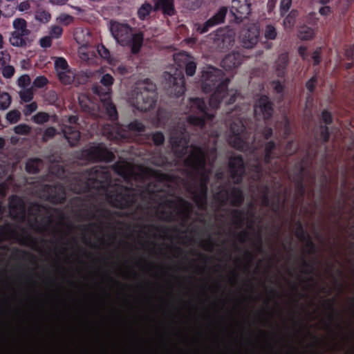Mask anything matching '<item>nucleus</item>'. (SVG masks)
Returning <instances> with one entry per match:
<instances>
[{
	"instance_id": "f257e3e1",
	"label": "nucleus",
	"mask_w": 354,
	"mask_h": 354,
	"mask_svg": "<svg viewBox=\"0 0 354 354\" xmlns=\"http://www.w3.org/2000/svg\"><path fill=\"white\" fill-rule=\"evenodd\" d=\"M186 121L174 126L170 142L175 155L184 158L183 176H170L156 173L149 177V171L135 167L127 161H119L111 169L95 166L83 172L80 183L72 189L77 193L91 192L104 197L113 206L125 209L124 214L136 219L158 218L175 221L178 231L187 233L188 222L193 214V205L176 195L177 189H185L201 209L207 205V184L210 169L216 158V149L201 148L188 145L186 124L203 127L213 114L203 100L190 98L187 105Z\"/></svg>"
},
{
	"instance_id": "f03ea898",
	"label": "nucleus",
	"mask_w": 354,
	"mask_h": 354,
	"mask_svg": "<svg viewBox=\"0 0 354 354\" xmlns=\"http://www.w3.org/2000/svg\"><path fill=\"white\" fill-rule=\"evenodd\" d=\"M269 196V189L267 187H261L258 193L252 196L254 203L250 204L247 210L223 209V212L216 216L224 217L225 221L230 223L236 230L241 229L246 225L247 229L239 232L236 236L239 242L245 243L249 239L248 230H252L255 219L254 203H260L265 207H272Z\"/></svg>"
},
{
	"instance_id": "7ed1b4c3",
	"label": "nucleus",
	"mask_w": 354,
	"mask_h": 354,
	"mask_svg": "<svg viewBox=\"0 0 354 354\" xmlns=\"http://www.w3.org/2000/svg\"><path fill=\"white\" fill-rule=\"evenodd\" d=\"M78 212L80 217L93 221L88 225L80 226L82 241L86 244H88L91 236L102 240L105 230L112 227L111 213L103 207H97L95 205L88 207L86 203L81 202Z\"/></svg>"
},
{
	"instance_id": "20e7f679",
	"label": "nucleus",
	"mask_w": 354,
	"mask_h": 354,
	"mask_svg": "<svg viewBox=\"0 0 354 354\" xmlns=\"http://www.w3.org/2000/svg\"><path fill=\"white\" fill-rule=\"evenodd\" d=\"M229 80L224 77L221 70L213 66H208L203 71L202 89L205 93L214 91L209 99V106L213 109L218 107L222 100L226 104L235 102L236 93L233 91H227Z\"/></svg>"
},
{
	"instance_id": "39448f33",
	"label": "nucleus",
	"mask_w": 354,
	"mask_h": 354,
	"mask_svg": "<svg viewBox=\"0 0 354 354\" xmlns=\"http://www.w3.org/2000/svg\"><path fill=\"white\" fill-rule=\"evenodd\" d=\"M28 223L30 228L39 233L51 232L55 235L59 226L64 224V215L57 209L32 204L28 209Z\"/></svg>"
},
{
	"instance_id": "423d86ee",
	"label": "nucleus",
	"mask_w": 354,
	"mask_h": 354,
	"mask_svg": "<svg viewBox=\"0 0 354 354\" xmlns=\"http://www.w3.org/2000/svg\"><path fill=\"white\" fill-rule=\"evenodd\" d=\"M156 100V85L149 80L139 83L129 98L131 105L140 111L153 109Z\"/></svg>"
},
{
	"instance_id": "0eeeda50",
	"label": "nucleus",
	"mask_w": 354,
	"mask_h": 354,
	"mask_svg": "<svg viewBox=\"0 0 354 354\" xmlns=\"http://www.w3.org/2000/svg\"><path fill=\"white\" fill-rule=\"evenodd\" d=\"M110 30L114 39L121 46H131V52L138 53L143 42L142 33L133 34L132 28L127 24L111 21Z\"/></svg>"
},
{
	"instance_id": "6e6552de",
	"label": "nucleus",
	"mask_w": 354,
	"mask_h": 354,
	"mask_svg": "<svg viewBox=\"0 0 354 354\" xmlns=\"http://www.w3.org/2000/svg\"><path fill=\"white\" fill-rule=\"evenodd\" d=\"M192 58V57L185 52L176 53L174 55V63L180 68H176L173 74L170 72L165 73V79L168 86L171 88V94L180 96L185 93V88L183 68Z\"/></svg>"
},
{
	"instance_id": "1a4fd4ad",
	"label": "nucleus",
	"mask_w": 354,
	"mask_h": 354,
	"mask_svg": "<svg viewBox=\"0 0 354 354\" xmlns=\"http://www.w3.org/2000/svg\"><path fill=\"white\" fill-rule=\"evenodd\" d=\"M230 129L228 142L232 147L241 151H250L253 153L259 145L256 143V138L250 141L247 133L243 132L244 125L239 118L235 119L230 124Z\"/></svg>"
},
{
	"instance_id": "9d476101",
	"label": "nucleus",
	"mask_w": 354,
	"mask_h": 354,
	"mask_svg": "<svg viewBox=\"0 0 354 354\" xmlns=\"http://www.w3.org/2000/svg\"><path fill=\"white\" fill-rule=\"evenodd\" d=\"M14 31L11 32L9 41L13 46L26 48L33 41L31 32L27 28V22L22 18H17L13 21Z\"/></svg>"
},
{
	"instance_id": "9b49d317",
	"label": "nucleus",
	"mask_w": 354,
	"mask_h": 354,
	"mask_svg": "<svg viewBox=\"0 0 354 354\" xmlns=\"http://www.w3.org/2000/svg\"><path fill=\"white\" fill-rule=\"evenodd\" d=\"M218 209L225 205L227 202L233 206H239L243 200L242 192L236 187L224 186L215 193L214 196Z\"/></svg>"
},
{
	"instance_id": "f8f14e48",
	"label": "nucleus",
	"mask_w": 354,
	"mask_h": 354,
	"mask_svg": "<svg viewBox=\"0 0 354 354\" xmlns=\"http://www.w3.org/2000/svg\"><path fill=\"white\" fill-rule=\"evenodd\" d=\"M77 117L75 115L66 117L62 120V133L71 147L75 146L80 138V133L77 125Z\"/></svg>"
},
{
	"instance_id": "ddd939ff",
	"label": "nucleus",
	"mask_w": 354,
	"mask_h": 354,
	"mask_svg": "<svg viewBox=\"0 0 354 354\" xmlns=\"http://www.w3.org/2000/svg\"><path fill=\"white\" fill-rule=\"evenodd\" d=\"M114 158L112 152L108 151L102 145L91 146L88 149L82 150L80 158L85 160H104L111 161Z\"/></svg>"
},
{
	"instance_id": "4468645a",
	"label": "nucleus",
	"mask_w": 354,
	"mask_h": 354,
	"mask_svg": "<svg viewBox=\"0 0 354 354\" xmlns=\"http://www.w3.org/2000/svg\"><path fill=\"white\" fill-rule=\"evenodd\" d=\"M212 47L218 50H225L234 42V32L232 30H218L212 36Z\"/></svg>"
},
{
	"instance_id": "2eb2a0df",
	"label": "nucleus",
	"mask_w": 354,
	"mask_h": 354,
	"mask_svg": "<svg viewBox=\"0 0 354 354\" xmlns=\"http://www.w3.org/2000/svg\"><path fill=\"white\" fill-rule=\"evenodd\" d=\"M259 37V29L256 25L242 30L239 37L242 46L245 48H252L258 43Z\"/></svg>"
},
{
	"instance_id": "dca6fc26",
	"label": "nucleus",
	"mask_w": 354,
	"mask_h": 354,
	"mask_svg": "<svg viewBox=\"0 0 354 354\" xmlns=\"http://www.w3.org/2000/svg\"><path fill=\"white\" fill-rule=\"evenodd\" d=\"M40 197L53 203H59L65 200L66 192L64 187L59 185L54 187L46 185Z\"/></svg>"
},
{
	"instance_id": "f3484780",
	"label": "nucleus",
	"mask_w": 354,
	"mask_h": 354,
	"mask_svg": "<svg viewBox=\"0 0 354 354\" xmlns=\"http://www.w3.org/2000/svg\"><path fill=\"white\" fill-rule=\"evenodd\" d=\"M227 12V8L226 7H221L218 11L203 25L198 23L195 24L194 29L201 34L207 32L210 28L218 25L224 21Z\"/></svg>"
},
{
	"instance_id": "a211bd4d",
	"label": "nucleus",
	"mask_w": 354,
	"mask_h": 354,
	"mask_svg": "<svg viewBox=\"0 0 354 354\" xmlns=\"http://www.w3.org/2000/svg\"><path fill=\"white\" fill-rule=\"evenodd\" d=\"M250 12V3L248 0H232L230 13L238 22L247 17Z\"/></svg>"
},
{
	"instance_id": "6ab92c4d",
	"label": "nucleus",
	"mask_w": 354,
	"mask_h": 354,
	"mask_svg": "<svg viewBox=\"0 0 354 354\" xmlns=\"http://www.w3.org/2000/svg\"><path fill=\"white\" fill-rule=\"evenodd\" d=\"M254 115L257 120L262 115L265 120L269 119L272 114V104L266 95L261 96L254 108Z\"/></svg>"
},
{
	"instance_id": "aec40b11",
	"label": "nucleus",
	"mask_w": 354,
	"mask_h": 354,
	"mask_svg": "<svg viewBox=\"0 0 354 354\" xmlns=\"http://www.w3.org/2000/svg\"><path fill=\"white\" fill-rule=\"evenodd\" d=\"M9 214L13 218L24 220L26 209L24 201L16 196H12L9 201Z\"/></svg>"
},
{
	"instance_id": "412c9836",
	"label": "nucleus",
	"mask_w": 354,
	"mask_h": 354,
	"mask_svg": "<svg viewBox=\"0 0 354 354\" xmlns=\"http://www.w3.org/2000/svg\"><path fill=\"white\" fill-rule=\"evenodd\" d=\"M229 167L234 183L238 184L241 182L245 170L242 158L239 156L231 157L229 161Z\"/></svg>"
},
{
	"instance_id": "4be33fe9",
	"label": "nucleus",
	"mask_w": 354,
	"mask_h": 354,
	"mask_svg": "<svg viewBox=\"0 0 354 354\" xmlns=\"http://www.w3.org/2000/svg\"><path fill=\"white\" fill-rule=\"evenodd\" d=\"M100 83L104 87L99 85L94 86L93 87V93L100 97H104V100L108 99L110 96L111 86L113 83V78L109 74L104 75L100 80Z\"/></svg>"
},
{
	"instance_id": "5701e85b",
	"label": "nucleus",
	"mask_w": 354,
	"mask_h": 354,
	"mask_svg": "<svg viewBox=\"0 0 354 354\" xmlns=\"http://www.w3.org/2000/svg\"><path fill=\"white\" fill-rule=\"evenodd\" d=\"M243 61L242 55L236 52L226 55L221 62V66L226 71H232L238 68Z\"/></svg>"
},
{
	"instance_id": "b1692460",
	"label": "nucleus",
	"mask_w": 354,
	"mask_h": 354,
	"mask_svg": "<svg viewBox=\"0 0 354 354\" xmlns=\"http://www.w3.org/2000/svg\"><path fill=\"white\" fill-rule=\"evenodd\" d=\"M6 212V207L0 204V219ZM17 232L14 227L9 223L0 225V242L6 239L15 237Z\"/></svg>"
},
{
	"instance_id": "393cba45",
	"label": "nucleus",
	"mask_w": 354,
	"mask_h": 354,
	"mask_svg": "<svg viewBox=\"0 0 354 354\" xmlns=\"http://www.w3.org/2000/svg\"><path fill=\"white\" fill-rule=\"evenodd\" d=\"M155 9L162 10L165 15H173L174 14V0H157Z\"/></svg>"
},
{
	"instance_id": "a878e982",
	"label": "nucleus",
	"mask_w": 354,
	"mask_h": 354,
	"mask_svg": "<svg viewBox=\"0 0 354 354\" xmlns=\"http://www.w3.org/2000/svg\"><path fill=\"white\" fill-rule=\"evenodd\" d=\"M288 57L286 53L281 54L276 62V73L277 76L281 77L285 74Z\"/></svg>"
},
{
	"instance_id": "bb28decb",
	"label": "nucleus",
	"mask_w": 354,
	"mask_h": 354,
	"mask_svg": "<svg viewBox=\"0 0 354 354\" xmlns=\"http://www.w3.org/2000/svg\"><path fill=\"white\" fill-rule=\"evenodd\" d=\"M100 100L103 103L104 108L106 109L107 114L111 120H115L117 118V111L115 106L110 101V97L108 99H104V97H100Z\"/></svg>"
},
{
	"instance_id": "cd10ccee",
	"label": "nucleus",
	"mask_w": 354,
	"mask_h": 354,
	"mask_svg": "<svg viewBox=\"0 0 354 354\" xmlns=\"http://www.w3.org/2000/svg\"><path fill=\"white\" fill-rule=\"evenodd\" d=\"M42 165L43 162L41 159H30L26 162V169L28 173L35 174L39 171V169L42 167Z\"/></svg>"
},
{
	"instance_id": "c85d7f7f",
	"label": "nucleus",
	"mask_w": 354,
	"mask_h": 354,
	"mask_svg": "<svg viewBox=\"0 0 354 354\" xmlns=\"http://www.w3.org/2000/svg\"><path fill=\"white\" fill-rule=\"evenodd\" d=\"M57 75L59 80L65 84H70L75 82V73L70 69L59 72Z\"/></svg>"
},
{
	"instance_id": "c756f323",
	"label": "nucleus",
	"mask_w": 354,
	"mask_h": 354,
	"mask_svg": "<svg viewBox=\"0 0 354 354\" xmlns=\"http://www.w3.org/2000/svg\"><path fill=\"white\" fill-rule=\"evenodd\" d=\"M249 170L253 172L251 177L254 180L259 179L261 175V165L259 160H254L253 162H250L248 165Z\"/></svg>"
},
{
	"instance_id": "7c9ffc66",
	"label": "nucleus",
	"mask_w": 354,
	"mask_h": 354,
	"mask_svg": "<svg viewBox=\"0 0 354 354\" xmlns=\"http://www.w3.org/2000/svg\"><path fill=\"white\" fill-rule=\"evenodd\" d=\"M216 245V242L210 236L201 240L200 241V246L207 252H213Z\"/></svg>"
},
{
	"instance_id": "2f4dec72",
	"label": "nucleus",
	"mask_w": 354,
	"mask_h": 354,
	"mask_svg": "<svg viewBox=\"0 0 354 354\" xmlns=\"http://www.w3.org/2000/svg\"><path fill=\"white\" fill-rule=\"evenodd\" d=\"M276 149V145L273 142H268L265 147V157L264 161L266 164L270 162L272 158H274L275 156V153H272V150Z\"/></svg>"
},
{
	"instance_id": "473e14b6",
	"label": "nucleus",
	"mask_w": 354,
	"mask_h": 354,
	"mask_svg": "<svg viewBox=\"0 0 354 354\" xmlns=\"http://www.w3.org/2000/svg\"><path fill=\"white\" fill-rule=\"evenodd\" d=\"M12 102V97L10 95L6 92L1 91L0 93V110H6L8 109Z\"/></svg>"
},
{
	"instance_id": "72a5a7b5",
	"label": "nucleus",
	"mask_w": 354,
	"mask_h": 354,
	"mask_svg": "<svg viewBox=\"0 0 354 354\" xmlns=\"http://www.w3.org/2000/svg\"><path fill=\"white\" fill-rule=\"evenodd\" d=\"M129 136L128 133L126 130L121 128V129L116 127H111V131L109 133V135L108 136V138L109 139H118L119 138H125Z\"/></svg>"
},
{
	"instance_id": "f704fd0d",
	"label": "nucleus",
	"mask_w": 354,
	"mask_h": 354,
	"mask_svg": "<svg viewBox=\"0 0 354 354\" xmlns=\"http://www.w3.org/2000/svg\"><path fill=\"white\" fill-rule=\"evenodd\" d=\"M298 15V12L295 10H292L283 20V26L285 28H291L295 23V19Z\"/></svg>"
},
{
	"instance_id": "c9c22d12",
	"label": "nucleus",
	"mask_w": 354,
	"mask_h": 354,
	"mask_svg": "<svg viewBox=\"0 0 354 354\" xmlns=\"http://www.w3.org/2000/svg\"><path fill=\"white\" fill-rule=\"evenodd\" d=\"M158 228L154 225L151 224L145 225L140 231V233L143 234L146 238L156 236Z\"/></svg>"
},
{
	"instance_id": "e433bc0d",
	"label": "nucleus",
	"mask_w": 354,
	"mask_h": 354,
	"mask_svg": "<svg viewBox=\"0 0 354 354\" xmlns=\"http://www.w3.org/2000/svg\"><path fill=\"white\" fill-rule=\"evenodd\" d=\"M313 30L307 26L301 27L298 33V37L303 40L310 39L313 38Z\"/></svg>"
},
{
	"instance_id": "4c0bfd02",
	"label": "nucleus",
	"mask_w": 354,
	"mask_h": 354,
	"mask_svg": "<svg viewBox=\"0 0 354 354\" xmlns=\"http://www.w3.org/2000/svg\"><path fill=\"white\" fill-rule=\"evenodd\" d=\"M21 100L24 102H30L33 98V91L32 88H23L19 92Z\"/></svg>"
},
{
	"instance_id": "58836bf2",
	"label": "nucleus",
	"mask_w": 354,
	"mask_h": 354,
	"mask_svg": "<svg viewBox=\"0 0 354 354\" xmlns=\"http://www.w3.org/2000/svg\"><path fill=\"white\" fill-rule=\"evenodd\" d=\"M152 10V6L149 3H144L138 10V15L140 19L144 20L149 15Z\"/></svg>"
},
{
	"instance_id": "ea45409f",
	"label": "nucleus",
	"mask_w": 354,
	"mask_h": 354,
	"mask_svg": "<svg viewBox=\"0 0 354 354\" xmlns=\"http://www.w3.org/2000/svg\"><path fill=\"white\" fill-rule=\"evenodd\" d=\"M6 120L11 124L17 123L21 118V113L16 109L9 111L6 116Z\"/></svg>"
},
{
	"instance_id": "a19ab883",
	"label": "nucleus",
	"mask_w": 354,
	"mask_h": 354,
	"mask_svg": "<svg viewBox=\"0 0 354 354\" xmlns=\"http://www.w3.org/2000/svg\"><path fill=\"white\" fill-rule=\"evenodd\" d=\"M35 19L42 23H46L50 19V15L44 10H38L35 13Z\"/></svg>"
},
{
	"instance_id": "79ce46f5",
	"label": "nucleus",
	"mask_w": 354,
	"mask_h": 354,
	"mask_svg": "<svg viewBox=\"0 0 354 354\" xmlns=\"http://www.w3.org/2000/svg\"><path fill=\"white\" fill-rule=\"evenodd\" d=\"M127 128H128L129 131H131L134 133H141L145 131L144 124L138 120H135L131 122L127 127Z\"/></svg>"
},
{
	"instance_id": "37998d69",
	"label": "nucleus",
	"mask_w": 354,
	"mask_h": 354,
	"mask_svg": "<svg viewBox=\"0 0 354 354\" xmlns=\"http://www.w3.org/2000/svg\"><path fill=\"white\" fill-rule=\"evenodd\" d=\"M276 28L272 25H268L264 30V36L267 39H274L277 37Z\"/></svg>"
},
{
	"instance_id": "c03bdc74",
	"label": "nucleus",
	"mask_w": 354,
	"mask_h": 354,
	"mask_svg": "<svg viewBox=\"0 0 354 354\" xmlns=\"http://www.w3.org/2000/svg\"><path fill=\"white\" fill-rule=\"evenodd\" d=\"M184 68H185L186 74L188 76H192L194 75L196 69V63L193 57L186 64Z\"/></svg>"
},
{
	"instance_id": "a18cd8bd",
	"label": "nucleus",
	"mask_w": 354,
	"mask_h": 354,
	"mask_svg": "<svg viewBox=\"0 0 354 354\" xmlns=\"http://www.w3.org/2000/svg\"><path fill=\"white\" fill-rule=\"evenodd\" d=\"M72 229H73L72 225H68L66 231L64 232V237L61 238L60 241L63 242V245H64L63 247L62 248V253H65L68 250V247L69 245V241L68 240H65V236L70 234Z\"/></svg>"
},
{
	"instance_id": "49530a36",
	"label": "nucleus",
	"mask_w": 354,
	"mask_h": 354,
	"mask_svg": "<svg viewBox=\"0 0 354 354\" xmlns=\"http://www.w3.org/2000/svg\"><path fill=\"white\" fill-rule=\"evenodd\" d=\"M55 66L57 74L59 73V72H62L68 69V64L66 61L63 58H58L55 61Z\"/></svg>"
},
{
	"instance_id": "de8ad7c7",
	"label": "nucleus",
	"mask_w": 354,
	"mask_h": 354,
	"mask_svg": "<svg viewBox=\"0 0 354 354\" xmlns=\"http://www.w3.org/2000/svg\"><path fill=\"white\" fill-rule=\"evenodd\" d=\"M15 133L19 135H27L30 131V127L25 124H20L14 128Z\"/></svg>"
},
{
	"instance_id": "09e8293b",
	"label": "nucleus",
	"mask_w": 354,
	"mask_h": 354,
	"mask_svg": "<svg viewBox=\"0 0 354 354\" xmlns=\"http://www.w3.org/2000/svg\"><path fill=\"white\" fill-rule=\"evenodd\" d=\"M1 73L5 78H10L14 75L15 68L6 64L1 67Z\"/></svg>"
},
{
	"instance_id": "8fccbe9b",
	"label": "nucleus",
	"mask_w": 354,
	"mask_h": 354,
	"mask_svg": "<svg viewBox=\"0 0 354 354\" xmlns=\"http://www.w3.org/2000/svg\"><path fill=\"white\" fill-rule=\"evenodd\" d=\"M49 119V115L44 112L37 113L34 117L33 120L37 124H43L46 122Z\"/></svg>"
},
{
	"instance_id": "3c124183",
	"label": "nucleus",
	"mask_w": 354,
	"mask_h": 354,
	"mask_svg": "<svg viewBox=\"0 0 354 354\" xmlns=\"http://www.w3.org/2000/svg\"><path fill=\"white\" fill-rule=\"evenodd\" d=\"M30 77L28 75H21L18 79V85L23 88H26L30 84Z\"/></svg>"
},
{
	"instance_id": "603ef678",
	"label": "nucleus",
	"mask_w": 354,
	"mask_h": 354,
	"mask_svg": "<svg viewBox=\"0 0 354 354\" xmlns=\"http://www.w3.org/2000/svg\"><path fill=\"white\" fill-rule=\"evenodd\" d=\"M292 5V0H281L280 3V14L283 16L290 9Z\"/></svg>"
},
{
	"instance_id": "864d4df0",
	"label": "nucleus",
	"mask_w": 354,
	"mask_h": 354,
	"mask_svg": "<svg viewBox=\"0 0 354 354\" xmlns=\"http://www.w3.org/2000/svg\"><path fill=\"white\" fill-rule=\"evenodd\" d=\"M63 30L62 28L59 26H52L50 30L49 36L51 38H58L62 34Z\"/></svg>"
},
{
	"instance_id": "5fc2aeb1",
	"label": "nucleus",
	"mask_w": 354,
	"mask_h": 354,
	"mask_svg": "<svg viewBox=\"0 0 354 354\" xmlns=\"http://www.w3.org/2000/svg\"><path fill=\"white\" fill-rule=\"evenodd\" d=\"M56 129L53 127H49L45 130L43 134L42 139L44 141L46 142L48 140L53 138L56 134Z\"/></svg>"
},
{
	"instance_id": "6e6d98bb",
	"label": "nucleus",
	"mask_w": 354,
	"mask_h": 354,
	"mask_svg": "<svg viewBox=\"0 0 354 354\" xmlns=\"http://www.w3.org/2000/svg\"><path fill=\"white\" fill-rule=\"evenodd\" d=\"M152 139L155 145H160L163 144L165 141V137L162 133L161 132H156L152 136Z\"/></svg>"
},
{
	"instance_id": "4d7b16f0",
	"label": "nucleus",
	"mask_w": 354,
	"mask_h": 354,
	"mask_svg": "<svg viewBox=\"0 0 354 354\" xmlns=\"http://www.w3.org/2000/svg\"><path fill=\"white\" fill-rule=\"evenodd\" d=\"M48 82V80L44 76H39L35 78L33 82L34 86L37 88H42Z\"/></svg>"
},
{
	"instance_id": "13d9d810",
	"label": "nucleus",
	"mask_w": 354,
	"mask_h": 354,
	"mask_svg": "<svg viewBox=\"0 0 354 354\" xmlns=\"http://www.w3.org/2000/svg\"><path fill=\"white\" fill-rule=\"evenodd\" d=\"M37 109V104L36 102H33L29 104L26 105L24 109V114L26 115H30L32 113L35 112Z\"/></svg>"
},
{
	"instance_id": "bf43d9fd",
	"label": "nucleus",
	"mask_w": 354,
	"mask_h": 354,
	"mask_svg": "<svg viewBox=\"0 0 354 354\" xmlns=\"http://www.w3.org/2000/svg\"><path fill=\"white\" fill-rule=\"evenodd\" d=\"M97 52L104 59H108L109 57V51L104 46H98Z\"/></svg>"
},
{
	"instance_id": "052dcab7",
	"label": "nucleus",
	"mask_w": 354,
	"mask_h": 354,
	"mask_svg": "<svg viewBox=\"0 0 354 354\" xmlns=\"http://www.w3.org/2000/svg\"><path fill=\"white\" fill-rule=\"evenodd\" d=\"M40 45L43 48H48L52 44V38L50 36H46L40 39Z\"/></svg>"
},
{
	"instance_id": "680f3d73",
	"label": "nucleus",
	"mask_w": 354,
	"mask_h": 354,
	"mask_svg": "<svg viewBox=\"0 0 354 354\" xmlns=\"http://www.w3.org/2000/svg\"><path fill=\"white\" fill-rule=\"evenodd\" d=\"M10 61V55L5 52L0 53V66L2 67L6 65Z\"/></svg>"
},
{
	"instance_id": "e2e57ef3",
	"label": "nucleus",
	"mask_w": 354,
	"mask_h": 354,
	"mask_svg": "<svg viewBox=\"0 0 354 354\" xmlns=\"http://www.w3.org/2000/svg\"><path fill=\"white\" fill-rule=\"evenodd\" d=\"M31 2H32V1H25L21 2L17 6V9L21 12L26 11L30 8Z\"/></svg>"
},
{
	"instance_id": "0e129e2a",
	"label": "nucleus",
	"mask_w": 354,
	"mask_h": 354,
	"mask_svg": "<svg viewBox=\"0 0 354 354\" xmlns=\"http://www.w3.org/2000/svg\"><path fill=\"white\" fill-rule=\"evenodd\" d=\"M78 54L82 60H86L88 59V54L87 53L86 47L84 46L79 48Z\"/></svg>"
},
{
	"instance_id": "69168bd1",
	"label": "nucleus",
	"mask_w": 354,
	"mask_h": 354,
	"mask_svg": "<svg viewBox=\"0 0 354 354\" xmlns=\"http://www.w3.org/2000/svg\"><path fill=\"white\" fill-rule=\"evenodd\" d=\"M47 100L50 104H54L57 100V95L55 91H50L47 94Z\"/></svg>"
},
{
	"instance_id": "338daca9",
	"label": "nucleus",
	"mask_w": 354,
	"mask_h": 354,
	"mask_svg": "<svg viewBox=\"0 0 354 354\" xmlns=\"http://www.w3.org/2000/svg\"><path fill=\"white\" fill-rule=\"evenodd\" d=\"M322 120L324 121V122L326 124H330L332 121L330 113L326 111H324L322 112Z\"/></svg>"
},
{
	"instance_id": "774afa93",
	"label": "nucleus",
	"mask_w": 354,
	"mask_h": 354,
	"mask_svg": "<svg viewBox=\"0 0 354 354\" xmlns=\"http://www.w3.org/2000/svg\"><path fill=\"white\" fill-rule=\"evenodd\" d=\"M315 83H316V77H313L308 82L306 83V88L307 89L312 92L314 91V88L315 87Z\"/></svg>"
}]
</instances>
